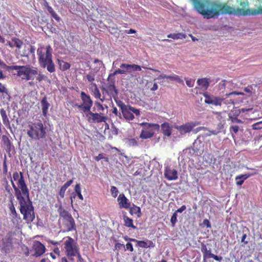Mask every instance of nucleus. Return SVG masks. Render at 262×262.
<instances>
[{
	"label": "nucleus",
	"instance_id": "nucleus-48",
	"mask_svg": "<svg viewBox=\"0 0 262 262\" xmlns=\"http://www.w3.org/2000/svg\"><path fill=\"white\" fill-rule=\"evenodd\" d=\"M127 250H128L131 252H133L134 251L133 246L132 243L128 242L126 244V246H125L124 250L126 251Z\"/></svg>",
	"mask_w": 262,
	"mask_h": 262
},
{
	"label": "nucleus",
	"instance_id": "nucleus-23",
	"mask_svg": "<svg viewBox=\"0 0 262 262\" xmlns=\"http://www.w3.org/2000/svg\"><path fill=\"white\" fill-rule=\"evenodd\" d=\"M161 130L164 136L170 137L171 135L172 129L168 123L164 122L161 124Z\"/></svg>",
	"mask_w": 262,
	"mask_h": 262
},
{
	"label": "nucleus",
	"instance_id": "nucleus-22",
	"mask_svg": "<svg viewBox=\"0 0 262 262\" xmlns=\"http://www.w3.org/2000/svg\"><path fill=\"white\" fill-rule=\"evenodd\" d=\"M162 78H166L169 79L171 81H176L178 83H183V80L182 79L178 76L176 74H172L171 75H166L165 74H161L160 75L157 79H161Z\"/></svg>",
	"mask_w": 262,
	"mask_h": 262
},
{
	"label": "nucleus",
	"instance_id": "nucleus-13",
	"mask_svg": "<svg viewBox=\"0 0 262 262\" xmlns=\"http://www.w3.org/2000/svg\"><path fill=\"white\" fill-rule=\"evenodd\" d=\"M86 116L88 121L93 123L105 122L107 119L106 117L102 116L101 114L94 113L91 111L88 112Z\"/></svg>",
	"mask_w": 262,
	"mask_h": 262
},
{
	"label": "nucleus",
	"instance_id": "nucleus-54",
	"mask_svg": "<svg viewBox=\"0 0 262 262\" xmlns=\"http://www.w3.org/2000/svg\"><path fill=\"white\" fill-rule=\"evenodd\" d=\"M194 80L192 79H187L186 80V83L188 86L191 88L193 86Z\"/></svg>",
	"mask_w": 262,
	"mask_h": 262
},
{
	"label": "nucleus",
	"instance_id": "nucleus-3",
	"mask_svg": "<svg viewBox=\"0 0 262 262\" xmlns=\"http://www.w3.org/2000/svg\"><path fill=\"white\" fill-rule=\"evenodd\" d=\"M53 49L51 46H40L37 50L38 63L41 68L47 69L52 73L55 71V65L53 60Z\"/></svg>",
	"mask_w": 262,
	"mask_h": 262
},
{
	"label": "nucleus",
	"instance_id": "nucleus-35",
	"mask_svg": "<svg viewBox=\"0 0 262 262\" xmlns=\"http://www.w3.org/2000/svg\"><path fill=\"white\" fill-rule=\"evenodd\" d=\"M12 41L13 42L14 47H16L18 49H20L23 45V41L18 38H12Z\"/></svg>",
	"mask_w": 262,
	"mask_h": 262
},
{
	"label": "nucleus",
	"instance_id": "nucleus-51",
	"mask_svg": "<svg viewBox=\"0 0 262 262\" xmlns=\"http://www.w3.org/2000/svg\"><path fill=\"white\" fill-rule=\"evenodd\" d=\"M94 62L95 63L97 64V67L96 68L98 69H97V71H98L100 69V67L103 65V62L101 61H100L97 59H95L94 60Z\"/></svg>",
	"mask_w": 262,
	"mask_h": 262
},
{
	"label": "nucleus",
	"instance_id": "nucleus-30",
	"mask_svg": "<svg viewBox=\"0 0 262 262\" xmlns=\"http://www.w3.org/2000/svg\"><path fill=\"white\" fill-rule=\"evenodd\" d=\"M123 220L124 222V225L127 227H131L133 229H136V227L133 224V220L129 218L128 216L124 215Z\"/></svg>",
	"mask_w": 262,
	"mask_h": 262
},
{
	"label": "nucleus",
	"instance_id": "nucleus-12",
	"mask_svg": "<svg viewBox=\"0 0 262 262\" xmlns=\"http://www.w3.org/2000/svg\"><path fill=\"white\" fill-rule=\"evenodd\" d=\"M81 98L82 101V103L80 105H77L78 107L81 108L84 112H89L90 111L91 108L93 104V101L90 96L84 92H82L80 94Z\"/></svg>",
	"mask_w": 262,
	"mask_h": 262
},
{
	"label": "nucleus",
	"instance_id": "nucleus-34",
	"mask_svg": "<svg viewBox=\"0 0 262 262\" xmlns=\"http://www.w3.org/2000/svg\"><path fill=\"white\" fill-rule=\"evenodd\" d=\"M115 75H114V73L109 74L107 78L108 83L107 86H115V79L114 78Z\"/></svg>",
	"mask_w": 262,
	"mask_h": 262
},
{
	"label": "nucleus",
	"instance_id": "nucleus-45",
	"mask_svg": "<svg viewBox=\"0 0 262 262\" xmlns=\"http://www.w3.org/2000/svg\"><path fill=\"white\" fill-rule=\"evenodd\" d=\"M244 94L243 92H237L236 91L226 94V97H231L232 95H244Z\"/></svg>",
	"mask_w": 262,
	"mask_h": 262
},
{
	"label": "nucleus",
	"instance_id": "nucleus-26",
	"mask_svg": "<svg viewBox=\"0 0 262 262\" xmlns=\"http://www.w3.org/2000/svg\"><path fill=\"white\" fill-rule=\"evenodd\" d=\"M0 114L2 118L3 122L6 126L10 125V122L7 117L6 111L4 108H1Z\"/></svg>",
	"mask_w": 262,
	"mask_h": 262
},
{
	"label": "nucleus",
	"instance_id": "nucleus-61",
	"mask_svg": "<svg viewBox=\"0 0 262 262\" xmlns=\"http://www.w3.org/2000/svg\"><path fill=\"white\" fill-rule=\"evenodd\" d=\"M203 225L206 226L207 228H211V225L208 220L205 219L203 221Z\"/></svg>",
	"mask_w": 262,
	"mask_h": 262
},
{
	"label": "nucleus",
	"instance_id": "nucleus-58",
	"mask_svg": "<svg viewBox=\"0 0 262 262\" xmlns=\"http://www.w3.org/2000/svg\"><path fill=\"white\" fill-rule=\"evenodd\" d=\"M95 105L97 106L98 111H104V107H103V105L100 103H99L98 102H96Z\"/></svg>",
	"mask_w": 262,
	"mask_h": 262
},
{
	"label": "nucleus",
	"instance_id": "nucleus-20",
	"mask_svg": "<svg viewBox=\"0 0 262 262\" xmlns=\"http://www.w3.org/2000/svg\"><path fill=\"white\" fill-rule=\"evenodd\" d=\"M91 92H92V94L93 95V96L95 97V98L96 99H100L102 102H104V101L105 100V97L103 95V97L101 98V94L97 87V84L95 83H91ZM103 94L104 95L103 93Z\"/></svg>",
	"mask_w": 262,
	"mask_h": 262
},
{
	"label": "nucleus",
	"instance_id": "nucleus-11",
	"mask_svg": "<svg viewBox=\"0 0 262 262\" xmlns=\"http://www.w3.org/2000/svg\"><path fill=\"white\" fill-rule=\"evenodd\" d=\"M122 114L124 118L128 121L133 120L135 118V115L139 117L140 115V110L137 109L132 106L128 105L122 112Z\"/></svg>",
	"mask_w": 262,
	"mask_h": 262
},
{
	"label": "nucleus",
	"instance_id": "nucleus-39",
	"mask_svg": "<svg viewBox=\"0 0 262 262\" xmlns=\"http://www.w3.org/2000/svg\"><path fill=\"white\" fill-rule=\"evenodd\" d=\"M223 98H225V99L224 100L223 103L226 104H234V99L230 97H226V94L224 95V97Z\"/></svg>",
	"mask_w": 262,
	"mask_h": 262
},
{
	"label": "nucleus",
	"instance_id": "nucleus-33",
	"mask_svg": "<svg viewBox=\"0 0 262 262\" xmlns=\"http://www.w3.org/2000/svg\"><path fill=\"white\" fill-rule=\"evenodd\" d=\"M129 212L131 214H137L138 216H140L141 213V209L139 207L134 205L133 207H130Z\"/></svg>",
	"mask_w": 262,
	"mask_h": 262
},
{
	"label": "nucleus",
	"instance_id": "nucleus-8",
	"mask_svg": "<svg viewBox=\"0 0 262 262\" xmlns=\"http://www.w3.org/2000/svg\"><path fill=\"white\" fill-rule=\"evenodd\" d=\"M140 125L143 127L140 137L144 139L152 137L155 132L158 130L160 128L159 125L156 123L142 122Z\"/></svg>",
	"mask_w": 262,
	"mask_h": 262
},
{
	"label": "nucleus",
	"instance_id": "nucleus-64",
	"mask_svg": "<svg viewBox=\"0 0 262 262\" xmlns=\"http://www.w3.org/2000/svg\"><path fill=\"white\" fill-rule=\"evenodd\" d=\"M103 158H104V157L102 154H100L97 156L95 157V159L97 161H99V160L103 159Z\"/></svg>",
	"mask_w": 262,
	"mask_h": 262
},
{
	"label": "nucleus",
	"instance_id": "nucleus-10",
	"mask_svg": "<svg viewBox=\"0 0 262 262\" xmlns=\"http://www.w3.org/2000/svg\"><path fill=\"white\" fill-rule=\"evenodd\" d=\"M199 124L198 122H188L181 125H176L174 128L179 132L180 135L183 137L190 133L193 128Z\"/></svg>",
	"mask_w": 262,
	"mask_h": 262
},
{
	"label": "nucleus",
	"instance_id": "nucleus-55",
	"mask_svg": "<svg viewBox=\"0 0 262 262\" xmlns=\"http://www.w3.org/2000/svg\"><path fill=\"white\" fill-rule=\"evenodd\" d=\"M50 13L51 14L52 17L56 20L59 21L60 20L59 16L56 14V13L53 10H52V11H50Z\"/></svg>",
	"mask_w": 262,
	"mask_h": 262
},
{
	"label": "nucleus",
	"instance_id": "nucleus-40",
	"mask_svg": "<svg viewBox=\"0 0 262 262\" xmlns=\"http://www.w3.org/2000/svg\"><path fill=\"white\" fill-rule=\"evenodd\" d=\"M95 74L94 73L90 72L88 74L86 75V78L89 82L91 83H94V81L95 80Z\"/></svg>",
	"mask_w": 262,
	"mask_h": 262
},
{
	"label": "nucleus",
	"instance_id": "nucleus-9",
	"mask_svg": "<svg viewBox=\"0 0 262 262\" xmlns=\"http://www.w3.org/2000/svg\"><path fill=\"white\" fill-rule=\"evenodd\" d=\"M120 68L116 70L114 72V75L124 74L125 73H130L133 71H141V67L135 64H129L122 63L120 65Z\"/></svg>",
	"mask_w": 262,
	"mask_h": 262
},
{
	"label": "nucleus",
	"instance_id": "nucleus-62",
	"mask_svg": "<svg viewBox=\"0 0 262 262\" xmlns=\"http://www.w3.org/2000/svg\"><path fill=\"white\" fill-rule=\"evenodd\" d=\"M75 191L76 193L81 192V188L80 184H77L75 187Z\"/></svg>",
	"mask_w": 262,
	"mask_h": 262
},
{
	"label": "nucleus",
	"instance_id": "nucleus-36",
	"mask_svg": "<svg viewBox=\"0 0 262 262\" xmlns=\"http://www.w3.org/2000/svg\"><path fill=\"white\" fill-rule=\"evenodd\" d=\"M47 78V76L39 72L37 69V74H36V76L35 79H36L37 81L41 82L43 80H46Z\"/></svg>",
	"mask_w": 262,
	"mask_h": 262
},
{
	"label": "nucleus",
	"instance_id": "nucleus-21",
	"mask_svg": "<svg viewBox=\"0 0 262 262\" xmlns=\"http://www.w3.org/2000/svg\"><path fill=\"white\" fill-rule=\"evenodd\" d=\"M102 90L105 92L106 94L110 95L114 99L118 97V91L116 86H107V89L103 88Z\"/></svg>",
	"mask_w": 262,
	"mask_h": 262
},
{
	"label": "nucleus",
	"instance_id": "nucleus-47",
	"mask_svg": "<svg viewBox=\"0 0 262 262\" xmlns=\"http://www.w3.org/2000/svg\"><path fill=\"white\" fill-rule=\"evenodd\" d=\"M10 211H11V212L13 217H14V218L17 217L18 214H17L16 211L15 210V209L13 205L11 206H10Z\"/></svg>",
	"mask_w": 262,
	"mask_h": 262
},
{
	"label": "nucleus",
	"instance_id": "nucleus-63",
	"mask_svg": "<svg viewBox=\"0 0 262 262\" xmlns=\"http://www.w3.org/2000/svg\"><path fill=\"white\" fill-rule=\"evenodd\" d=\"M75 256L77 257L79 262H84V259L82 258V257L80 253V251H79L78 254H76V255Z\"/></svg>",
	"mask_w": 262,
	"mask_h": 262
},
{
	"label": "nucleus",
	"instance_id": "nucleus-38",
	"mask_svg": "<svg viewBox=\"0 0 262 262\" xmlns=\"http://www.w3.org/2000/svg\"><path fill=\"white\" fill-rule=\"evenodd\" d=\"M118 106L120 108L121 112L128 105L125 104L122 101L114 99Z\"/></svg>",
	"mask_w": 262,
	"mask_h": 262
},
{
	"label": "nucleus",
	"instance_id": "nucleus-27",
	"mask_svg": "<svg viewBox=\"0 0 262 262\" xmlns=\"http://www.w3.org/2000/svg\"><path fill=\"white\" fill-rule=\"evenodd\" d=\"M197 82L199 85L206 89L209 85L210 81L208 79L203 78L199 79L197 81Z\"/></svg>",
	"mask_w": 262,
	"mask_h": 262
},
{
	"label": "nucleus",
	"instance_id": "nucleus-29",
	"mask_svg": "<svg viewBox=\"0 0 262 262\" xmlns=\"http://www.w3.org/2000/svg\"><path fill=\"white\" fill-rule=\"evenodd\" d=\"M186 37V34L183 33H172L169 34L167 35L168 38H170L173 39H184Z\"/></svg>",
	"mask_w": 262,
	"mask_h": 262
},
{
	"label": "nucleus",
	"instance_id": "nucleus-15",
	"mask_svg": "<svg viewBox=\"0 0 262 262\" xmlns=\"http://www.w3.org/2000/svg\"><path fill=\"white\" fill-rule=\"evenodd\" d=\"M205 102L208 104H212L215 106H221L225 98L215 96L214 95H209L208 94H204Z\"/></svg>",
	"mask_w": 262,
	"mask_h": 262
},
{
	"label": "nucleus",
	"instance_id": "nucleus-25",
	"mask_svg": "<svg viewBox=\"0 0 262 262\" xmlns=\"http://www.w3.org/2000/svg\"><path fill=\"white\" fill-rule=\"evenodd\" d=\"M251 176V174L248 173L237 176L235 179L236 181V184L238 186L242 185L244 182L245 180H247Z\"/></svg>",
	"mask_w": 262,
	"mask_h": 262
},
{
	"label": "nucleus",
	"instance_id": "nucleus-2",
	"mask_svg": "<svg viewBox=\"0 0 262 262\" xmlns=\"http://www.w3.org/2000/svg\"><path fill=\"white\" fill-rule=\"evenodd\" d=\"M21 179L17 182V187L11 180V184L15 191V196L19 202L20 212L27 223H30L35 219L34 207L29 198V190L25 181L23 174L20 172Z\"/></svg>",
	"mask_w": 262,
	"mask_h": 262
},
{
	"label": "nucleus",
	"instance_id": "nucleus-52",
	"mask_svg": "<svg viewBox=\"0 0 262 262\" xmlns=\"http://www.w3.org/2000/svg\"><path fill=\"white\" fill-rule=\"evenodd\" d=\"M227 81L225 80H222L219 84L220 90L224 89L226 87Z\"/></svg>",
	"mask_w": 262,
	"mask_h": 262
},
{
	"label": "nucleus",
	"instance_id": "nucleus-57",
	"mask_svg": "<svg viewBox=\"0 0 262 262\" xmlns=\"http://www.w3.org/2000/svg\"><path fill=\"white\" fill-rule=\"evenodd\" d=\"M230 130H232L235 134H236L239 130V127L237 125L231 126L230 127Z\"/></svg>",
	"mask_w": 262,
	"mask_h": 262
},
{
	"label": "nucleus",
	"instance_id": "nucleus-43",
	"mask_svg": "<svg viewBox=\"0 0 262 262\" xmlns=\"http://www.w3.org/2000/svg\"><path fill=\"white\" fill-rule=\"evenodd\" d=\"M127 143L130 146H135L138 145L137 140L133 138L128 139Z\"/></svg>",
	"mask_w": 262,
	"mask_h": 262
},
{
	"label": "nucleus",
	"instance_id": "nucleus-7",
	"mask_svg": "<svg viewBox=\"0 0 262 262\" xmlns=\"http://www.w3.org/2000/svg\"><path fill=\"white\" fill-rule=\"evenodd\" d=\"M63 239L66 255L70 260H73V257L79 251L78 246L74 239L70 236L65 237Z\"/></svg>",
	"mask_w": 262,
	"mask_h": 262
},
{
	"label": "nucleus",
	"instance_id": "nucleus-50",
	"mask_svg": "<svg viewBox=\"0 0 262 262\" xmlns=\"http://www.w3.org/2000/svg\"><path fill=\"white\" fill-rule=\"evenodd\" d=\"M125 248V246L123 244H121V243H117L115 245V249L118 251H119L120 250H121L122 248Z\"/></svg>",
	"mask_w": 262,
	"mask_h": 262
},
{
	"label": "nucleus",
	"instance_id": "nucleus-4",
	"mask_svg": "<svg viewBox=\"0 0 262 262\" xmlns=\"http://www.w3.org/2000/svg\"><path fill=\"white\" fill-rule=\"evenodd\" d=\"M57 211L59 214V222L62 231L64 232L75 230L76 226L73 217L71 214L62 208L61 203Z\"/></svg>",
	"mask_w": 262,
	"mask_h": 262
},
{
	"label": "nucleus",
	"instance_id": "nucleus-44",
	"mask_svg": "<svg viewBox=\"0 0 262 262\" xmlns=\"http://www.w3.org/2000/svg\"><path fill=\"white\" fill-rule=\"evenodd\" d=\"M229 119L233 123H242L243 122L241 120L238 119L237 117H233L231 116H229Z\"/></svg>",
	"mask_w": 262,
	"mask_h": 262
},
{
	"label": "nucleus",
	"instance_id": "nucleus-28",
	"mask_svg": "<svg viewBox=\"0 0 262 262\" xmlns=\"http://www.w3.org/2000/svg\"><path fill=\"white\" fill-rule=\"evenodd\" d=\"M153 244L151 241L147 240L146 241H138L137 246L141 248H147L150 247Z\"/></svg>",
	"mask_w": 262,
	"mask_h": 262
},
{
	"label": "nucleus",
	"instance_id": "nucleus-56",
	"mask_svg": "<svg viewBox=\"0 0 262 262\" xmlns=\"http://www.w3.org/2000/svg\"><path fill=\"white\" fill-rule=\"evenodd\" d=\"M66 188L62 186L60 188V190L59 192V195L61 198H63L64 196L65 191L66 190Z\"/></svg>",
	"mask_w": 262,
	"mask_h": 262
},
{
	"label": "nucleus",
	"instance_id": "nucleus-41",
	"mask_svg": "<svg viewBox=\"0 0 262 262\" xmlns=\"http://www.w3.org/2000/svg\"><path fill=\"white\" fill-rule=\"evenodd\" d=\"M111 194L113 197L116 198L119 193L118 190L116 187L112 186L111 188Z\"/></svg>",
	"mask_w": 262,
	"mask_h": 262
},
{
	"label": "nucleus",
	"instance_id": "nucleus-53",
	"mask_svg": "<svg viewBox=\"0 0 262 262\" xmlns=\"http://www.w3.org/2000/svg\"><path fill=\"white\" fill-rule=\"evenodd\" d=\"M0 93L8 95L7 89L1 83H0Z\"/></svg>",
	"mask_w": 262,
	"mask_h": 262
},
{
	"label": "nucleus",
	"instance_id": "nucleus-42",
	"mask_svg": "<svg viewBox=\"0 0 262 262\" xmlns=\"http://www.w3.org/2000/svg\"><path fill=\"white\" fill-rule=\"evenodd\" d=\"M177 222V214L174 212L170 219V222L171 223V226L174 227L176 223Z\"/></svg>",
	"mask_w": 262,
	"mask_h": 262
},
{
	"label": "nucleus",
	"instance_id": "nucleus-5",
	"mask_svg": "<svg viewBox=\"0 0 262 262\" xmlns=\"http://www.w3.org/2000/svg\"><path fill=\"white\" fill-rule=\"evenodd\" d=\"M10 69L17 70V76L22 80H33L37 74V68L30 64L26 66H11Z\"/></svg>",
	"mask_w": 262,
	"mask_h": 262
},
{
	"label": "nucleus",
	"instance_id": "nucleus-49",
	"mask_svg": "<svg viewBox=\"0 0 262 262\" xmlns=\"http://www.w3.org/2000/svg\"><path fill=\"white\" fill-rule=\"evenodd\" d=\"M5 190L8 193L11 194V192L12 191V188H11V186L9 185L7 181H5Z\"/></svg>",
	"mask_w": 262,
	"mask_h": 262
},
{
	"label": "nucleus",
	"instance_id": "nucleus-1",
	"mask_svg": "<svg viewBox=\"0 0 262 262\" xmlns=\"http://www.w3.org/2000/svg\"><path fill=\"white\" fill-rule=\"evenodd\" d=\"M196 11L205 18H217L221 15L235 16L256 15L262 14V8L254 9H235L225 3L211 0H191Z\"/></svg>",
	"mask_w": 262,
	"mask_h": 262
},
{
	"label": "nucleus",
	"instance_id": "nucleus-14",
	"mask_svg": "<svg viewBox=\"0 0 262 262\" xmlns=\"http://www.w3.org/2000/svg\"><path fill=\"white\" fill-rule=\"evenodd\" d=\"M201 250L203 254V260L205 262L206 259L210 258H213L216 261H221L222 259V257L218 256L211 253L210 248L208 249L206 245L204 244H201Z\"/></svg>",
	"mask_w": 262,
	"mask_h": 262
},
{
	"label": "nucleus",
	"instance_id": "nucleus-19",
	"mask_svg": "<svg viewBox=\"0 0 262 262\" xmlns=\"http://www.w3.org/2000/svg\"><path fill=\"white\" fill-rule=\"evenodd\" d=\"M33 249L35 251L34 254L36 257H38L43 254L46 250L45 246L38 241H35L33 245Z\"/></svg>",
	"mask_w": 262,
	"mask_h": 262
},
{
	"label": "nucleus",
	"instance_id": "nucleus-60",
	"mask_svg": "<svg viewBox=\"0 0 262 262\" xmlns=\"http://www.w3.org/2000/svg\"><path fill=\"white\" fill-rule=\"evenodd\" d=\"M73 180H70L67 181L62 186L67 189L68 187H69L73 183Z\"/></svg>",
	"mask_w": 262,
	"mask_h": 262
},
{
	"label": "nucleus",
	"instance_id": "nucleus-6",
	"mask_svg": "<svg viewBox=\"0 0 262 262\" xmlns=\"http://www.w3.org/2000/svg\"><path fill=\"white\" fill-rule=\"evenodd\" d=\"M27 135L32 139H44L46 135V127L41 122L33 123L28 126Z\"/></svg>",
	"mask_w": 262,
	"mask_h": 262
},
{
	"label": "nucleus",
	"instance_id": "nucleus-59",
	"mask_svg": "<svg viewBox=\"0 0 262 262\" xmlns=\"http://www.w3.org/2000/svg\"><path fill=\"white\" fill-rule=\"evenodd\" d=\"M186 209V207L185 205L182 206L180 208L177 209L175 212L177 214L178 213H182L183 211H184Z\"/></svg>",
	"mask_w": 262,
	"mask_h": 262
},
{
	"label": "nucleus",
	"instance_id": "nucleus-18",
	"mask_svg": "<svg viewBox=\"0 0 262 262\" xmlns=\"http://www.w3.org/2000/svg\"><path fill=\"white\" fill-rule=\"evenodd\" d=\"M117 201L120 208L128 209L130 207V202L123 193L119 194L117 198Z\"/></svg>",
	"mask_w": 262,
	"mask_h": 262
},
{
	"label": "nucleus",
	"instance_id": "nucleus-37",
	"mask_svg": "<svg viewBox=\"0 0 262 262\" xmlns=\"http://www.w3.org/2000/svg\"><path fill=\"white\" fill-rule=\"evenodd\" d=\"M213 156L208 152L205 153L203 156V159L208 163H211L212 161Z\"/></svg>",
	"mask_w": 262,
	"mask_h": 262
},
{
	"label": "nucleus",
	"instance_id": "nucleus-31",
	"mask_svg": "<svg viewBox=\"0 0 262 262\" xmlns=\"http://www.w3.org/2000/svg\"><path fill=\"white\" fill-rule=\"evenodd\" d=\"M2 141L4 143V145L6 147L7 149L9 150H11L12 147L11 143L9 138L5 135L2 136Z\"/></svg>",
	"mask_w": 262,
	"mask_h": 262
},
{
	"label": "nucleus",
	"instance_id": "nucleus-32",
	"mask_svg": "<svg viewBox=\"0 0 262 262\" xmlns=\"http://www.w3.org/2000/svg\"><path fill=\"white\" fill-rule=\"evenodd\" d=\"M60 69L64 71L70 69L71 65L69 63L63 60H58Z\"/></svg>",
	"mask_w": 262,
	"mask_h": 262
},
{
	"label": "nucleus",
	"instance_id": "nucleus-17",
	"mask_svg": "<svg viewBox=\"0 0 262 262\" xmlns=\"http://www.w3.org/2000/svg\"><path fill=\"white\" fill-rule=\"evenodd\" d=\"M164 174L165 178L169 181L177 180L178 178V171L169 166L165 167Z\"/></svg>",
	"mask_w": 262,
	"mask_h": 262
},
{
	"label": "nucleus",
	"instance_id": "nucleus-46",
	"mask_svg": "<svg viewBox=\"0 0 262 262\" xmlns=\"http://www.w3.org/2000/svg\"><path fill=\"white\" fill-rule=\"evenodd\" d=\"M13 180L15 181H17V182H19V180L21 179V174L19 173H18L17 172H15L13 174Z\"/></svg>",
	"mask_w": 262,
	"mask_h": 262
},
{
	"label": "nucleus",
	"instance_id": "nucleus-16",
	"mask_svg": "<svg viewBox=\"0 0 262 262\" xmlns=\"http://www.w3.org/2000/svg\"><path fill=\"white\" fill-rule=\"evenodd\" d=\"M12 247V235L9 233L2 240V250L5 253H9Z\"/></svg>",
	"mask_w": 262,
	"mask_h": 262
},
{
	"label": "nucleus",
	"instance_id": "nucleus-24",
	"mask_svg": "<svg viewBox=\"0 0 262 262\" xmlns=\"http://www.w3.org/2000/svg\"><path fill=\"white\" fill-rule=\"evenodd\" d=\"M40 103L42 107V115L43 116L46 117L50 106V103L48 102L46 97H44L42 99Z\"/></svg>",
	"mask_w": 262,
	"mask_h": 262
}]
</instances>
